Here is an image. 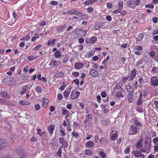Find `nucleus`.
Returning a JSON list of instances; mask_svg holds the SVG:
<instances>
[{"mask_svg":"<svg viewBox=\"0 0 158 158\" xmlns=\"http://www.w3.org/2000/svg\"><path fill=\"white\" fill-rule=\"evenodd\" d=\"M75 32L77 34L81 36H83L86 34V32L82 29L76 28L75 30Z\"/></svg>","mask_w":158,"mask_h":158,"instance_id":"7ed1b4c3","label":"nucleus"},{"mask_svg":"<svg viewBox=\"0 0 158 158\" xmlns=\"http://www.w3.org/2000/svg\"><path fill=\"white\" fill-rule=\"evenodd\" d=\"M80 94L79 92H76L75 90H73L70 94L71 98L72 99H75L79 97Z\"/></svg>","mask_w":158,"mask_h":158,"instance_id":"423d86ee","label":"nucleus"},{"mask_svg":"<svg viewBox=\"0 0 158 158\" xmlns=\"http://www.w3.org/2000/svg\"><path fill=\"white\" fill-rule=\"evenodd\" d=\"M61 54L59 51H57L55 53V55L57 58L60 57Z\"/></svg>","mask_w":158,"mask_h":158,"instance_id":"c03bdc74","label":"nucleus"},{"mask_svg":"<svg viewBox=\"0 0 158 158\" xmlns=\"http://www.w3.org/2000/svg\"><path fill=\"white\" fill-rule=\"evenodd\" d=\"M94 139L95 142L98 143L99 140V136L98 135H95L94 137Z\"/></svg>","mask_w":158,"mask_h":158,"instance_id":"bf43d9fd","label":"nucleus"},{"mask_svg":"<svg viewBox=\"0 0 158 158\" xmlns=\"http://www.w3.org/2000/svg\"><path fill=\"white\" fill-rule=\"evenodd\" d=\"M108 8L111 9L112 7V5L111 3H107L106 4Z\"/></svg>","mask_w":158,"mask_h":158,"instance_id":"0e129e2a","label":"nucleus"},{"mask_svg":"<svg viewBox=\"0 0 158 158\" xmlns=\"http://www.w3.org/2000/svg\"><path fill=\"white\" fill-rule=\"evenodd\" d=\"M91 44H94L97 40V38L95 36L91 37L90 38Z\"/></svg>","mask_w":158,"mask_h":158,"instance_id":"c756f323","label":"nucleus"},{"mask_svg":"<svg viewBox=\"0 0 158 158\" xmlns=\"http://www.w3.org/2000/svg\"><path fill=\"white\" fill-rule=\"evenodd\" d=\"M39 37L38 34H35L34 36H33L31 40V41L34 42Z\"/></svg>","mask_w":158,"mask_h":158,"instance_id":"58836bf2","label":"nucleus"},{"mask_svg":"<svg viewBox=\"0 0 158 158\" xmlns=\"http://www.w3.org/2000/svg\"><path fill=\"white\" fill-rule=\"evenodd\" d=\"M27 89L28 86L27 85H25L23 87V92L25 93L27 91Z\"/></svg>","mask_w":158,"mask_h":158,"instance_id":"69168bd1","label":"nucleus"},{"mask_svg":"<svg viewBox=\"0 0 158 158\" xmlns=\"http://www.w3.org/2000/svg\"><path fill=\"white\" fill-rule=\"evenodd\" d=\"M19 103L22 105H28L30 104V103L25 101L21 100L19 102Z\"/></svg>","mask_w":158,"mask_h":158,"instance_id":"bb28decb","label":"nucleus"},{"mask_svg":"<svg viewBox=\"0 0 158 158\" xmlns=\"http://www.w3.org/2000/svg\"><path fill=\"white\" fill-rule=\"evenodd\" d=\"M55 126L53 125H51L49 126L48 127V130L50 134L52 135L53 133V131L55 129Z\"/></svg>","mask_w":158,"mask_h":158,"instance_id":"4468645a","label":"nucleus"},{"mask_svg":"<svg viewBox=\"0 0 158 158\" xmlns=\"http://www.w3.org/2000/svg\"><path fill=\"white\" fill-rule=\"evenodd\" d=\"M125 87L128 94L134 93V91L132 86L130 85H127L125 86Z\"/></svg>","mask_w":158,"mask_h":158,"instance_id":"1a4fd4ad","label":"nucleus"},{"mask_svg":"<svg viewBox=\"0 0 158 158\" xmlns=\"http://www.w3.org/2000/svg\"><path fill=\"white\" fill-rule=\"evenodd\" d=\"M144 35L143 34L141 33H140L138 36V37L136 38V41H141L144 37Z\"/></svg>","mask_w":158,"mask_h":158,"instance_id":"b1692460","label":"nucleus"},{"mask_svg":"<svg viewBox=\"0 0 158 158\" xmlns=\"http://www.w3.org/2000/svg\"><path fill=\"white\" fill-rule=\"evenodd\" d=\"M143 139L142 140H139L138 142H137L136 143V147L137 148H141L143 146V144L142 143V141Z\"/></svg>","mask_w":158,"mask_h":158,"instance_id":"393cba45","label":"nucleus"},{"mask_svg":"<svg viewBox=\"0 0 158 158\" xmlns=\"http://www.w3.org/2000/svg\"><path fill=\"white\" fill-rule=\"evenodd\" d=\"M97 0H89L84 2V4L85 5H89L93 4Z\"/></svg>","mask_w":158,"mask_h":158,"instance_id":"cd10ccee","label":"nucleus"},{"mask_svg":"<svg viewBox=\"0 0 158 158\" xmlns=\"http://www.w3.org/2000/svg\"><path fill=\"white\" fill-rule=\"evenodd\" d=\"M81 15H81H79V16H78L79 17L80 19L82 20L85 18V17L86 16V15H85V14H84L82 15Z\"/></svg>","mask_w":158,"mask_h":158,"instance_id":"de8ad7c7","label":"nucleus"},{"mask_svg":"<svg viewBox=\"0 0 158 158\" xmlns=\"http://www.w3.org/2000/svg\"><path fill=\"white\" fill-rule=\"evenodd\" d=\"M141 152L139 151H136L134 152V156L135 157H139L141 156Z\"/></svg>","mask_w":158,"mask_h":158,"instance_id":"a878e982","label":"nucleus"},{"mask_svg":"<svg viewBox=\"0 0 158 158\" xmlns=\"http://www.w3.org/2000/svg\"><path fill=\"white\" fill-rule=\"evenodd\" d=\"M99 154L102 158H105L106 157V154L103 151H100Z\"/></svg>","mask_w":158,"mask_h":158,"instance_id":"79ce46f5","label":"nucleus"},{"mask_svg":"<svg viewBox=\"0 0 158 158\" xmlns=\"http://www.w3.org/2000/svg\"><path fill=\"white\" fill-rule=\"evenodd\" d=\"M85 153L88 156H90L92 154V151L91 150L87 149L85 151Z\"/></svg>","mask_w":158,"mask_h":158,"instance_id":"c9c22d12","label":"nucleus"},{"mask_svg":"<svg viewBox=\"0 0 158 158\" xmlns=\"http://www.w3.org/2000/svg\"><path fill=\"white\" fill-rule=\"evenodd\" d=\"M51 4L52 5H56L58 4V2L55 1H52L50 2Z\"/></svg>","mask_w":158,"mask_h":158,"instance_id":"4d7b16f0","label":"nucleus"},{"mask_svg":"<svg viewBox=\"0 0 158 158\" xmlns=\"http://www.w3.org/2000/svg\"><path fill=\"white\" fill-rule=\"evenodd\" d=\"M136 72L135 70H132L131 71V78H134L136 76Z\"/></svg>","mask_w":158,"mask_h":158,"instance_id":"e433bc0d","label":"nucleus"},{"mask_svg":"<svg viewBox=\"0 0 158 158\" xmlns=\"http://www.w3.org/2000/svg\"><path fill=\"white\" fill-rule=\"evenodd\" d=\"M150 84L153 86L156 87L158 86V79L156 76L151 77L150 80Z\"/></svg>","mask_w":158,"mask_h":158,"instance_id":"f03ea898","label":"nucleus"},{"mask_svg":"<svg viewBox=\"0 0 158 158\" xmlns=\"http://www.w3.org/2000/svg\"><path fill=\"white\" fill-rule=\"evenodd\" d=\"M130 151V148L129 147L126 148L124 151V152L125 153L127 154L129 153Z\"/></svg>","mask_w":158,"mask_h":158,"instance_id":"e2e57ef3","label":"nucleus"},{"mask_svg":"<svg viewBox=\"0 0 158 158\" xmlns=\"http://www.w3.org/2000/svg\"><path fill=\"white\" fill-rule=\"evenodd\" d=\"M102 26L103 23L102 22H99L94 25V27L96 30H98L101 28Z\"/></svg>","mask_w":158,"mask_h":158,"instance_id":"a211bd4d","label":"nucleus"},{"mask_svg":"<svg viewBox=\"0 0 158 158\" xmlns=\"http://www.w3.org/2000/svg\"><path fill=\"white\" fill-rule=\"evenodd\" d=\"M37 58L36 55H34V56H30L28 57V59L30 60H32Z\"/></svg>","mask_w":158,"mask_h":158,"instance_id":"473e14b6","label":"nucleus"},{"mask_svg":"<svg viewBox=\"0 0 158 158\" xmlns=\"http://www.w3.org/2000/svg\"><path fill=\"white\" fill-rule=\"evenodd\" d=\"M143 98V94H139V98L137 100V104L138 105H139L141 104L143 102L142 100Z\"/></svg>","mask_w":158,"mask_h":158,"instance_id":"2eb2a0df","label":"nucleus"},{"mask_svg":"<svg viewBox=\"0 0 158 158\" xmlns=\"http://www.w3.org/2000/svg\"><path fill=\"white\" fill-rule=\"evenodd\" d=\"M134 123L135 125L137 126H142V124H141V123L140 122L138 121L137 120L135 121Z\"/></svg>","mask_w":158,"mask_h":158,"instance_id":"49530a36","label":"nucleus"},{"mask_svg":"<svg viewBox=\"0 0 158 158\" xmlns=\"http://www.w3.org/2000/svg\"><path fill=\"white\" fill-rule=\"evenodd\" d=\"M90 74L93 77H97L98 75V72L94 69H92L90 71Z\"/></svg>","mask_w":158,"mask_h":158,"instance_id":"9d476101","label":"nucleus"},{"mask_svg":"<svg viewBox=\"0 0 158 158\" xmlns=\"http://www.w3.org/2000/svg\"><path fill=\"white\" fill-rule=\"evenodd\" d=\"M106 20L109 21H111L112 20V18L110 15H108L106 17Z\"/></svg>","mask_w":158,"mask_h":158,"instance_id":"774afa93","label":"nucleus"},{"mask_svg":"<svg viewBox=\"0 0 158 158\" xmlns=\"http://www.w3.org/2000/svg\"><path fill=\"white\" fill-rule=\"evenodd\" d=\"M153 104L155 105L156 108L158 109V101L155 100L154 101Z\"/></svg>","mask_w":158,"mask_h":158,"instance_id":"13d9d810","label":"nucleus"},{"mask_svg":"<svg viewBox=\"0 0 158 158\" xmlns=\"http://www.w3.org/2000/svg\"><path fill=\"white\" fill-rule=\"evenodd\" d=\"M72 75L74 76L75 77H77L79 75V73L77 72H73L72 73Z\"/></svg>","mask_w":158,"mask_h":158,"instance_id":"338daca9","label":"nucleus"},{"mask_svg":"<svg viewBox=\"0 0 158 158\" xmlns=\"http://www.w3.org/2000/svg\"><path fill=\"white\" fill-rule=\"evenodd\" d=\"M83 66V64L81 63H76L74 65L75 68L77 69H80Z\"/></svg>","mask_w":158,"mask_h":158,"instance_id":"412c9836","label":"nucleus"},{"mask_svg":"<svg viewBox=\"0 0 158 158\" xmlns=\"http://www.w3.org/2000/svg\"><path fill=\"white\" fill-rule=\"evenodd\" d=\"M129 78V76L128 75L127 77L123 78L120 81V82L122 84L124 83Z\"/></svg>","mask_w":158,"mask_h":158,"instance_id":"2f4dec72","label":"nucleus"},{"mask_svg":"<svg viewBox=\"0 0 158 158\" xmlns=\"http://www.w3.org/2000/svg\"><path fill=\"white\" fill-rule=\"evenodd\" d=\"M135 49L139 51H141L142 49V46H135Z\"/></svg>","mask_w":158,"mask_h":158,"instance_id":"6e6d98bb","label":"nucleus"},{"mask_svg":"<svg viewBox=\"0 0 158 158\" xmlns=\"http://www.w3.org/2000/svg\"><path fill=\"white\" fill-rule=\"evenodd\" d=\"M19 157L20 158H27V156L26 153L23 152L21 151L20 152V153L19 154Z\"/></svg>","mask_w":158,"mask_h":158,"instance_id":"f3484780","label":"nucleus"},{"mask_svg":"<svg viewBox=\"0 0 158 158\" xmlns=\"http://www.w3.org/2000/svg\"><path fill=\"white\" fill-rule=\"evenodd\" d=\"M67 27V24H64L61 26H58L56 28V30L59 31H62L64 29Z\"/></svg>","mask_w":158,"mask_h":158,"instance_id":"dca6fc26","label":"nucleus"},{"mask_svg":"<svg viewBox=\"0 0 158 158\" xmlns=\"http://www.w3.org/2000/svg\"><path fill=\"white\" fill-rule=\"evenodd\" d=\"M138 81L140 84H143L144 82V80L142 77H140Z\"/></svg>","mask_w":158,"mask_h":158,"instance_id":"3c124183","label":"nucleus"},{"mask_svg":"<svg viewBox=\"0 0 158 158\" xmlns=\"http://www.w3.org/2000/svg\"><path fill=\"white\" fill-rule=\"evenodd\" d=\"M8 145L7 141L4 139H1L0 138V149L5 148Z\"/></svg>","mask_w":158,"mask_h":158,"instance_id":"20e7f679","label":"nucleus"},{"mask_svg":"<svg viewBox=\"0 0 158 158\" xmlns=\"http://www.w3.org/2000/svg\"><path fill=\"white\" fill-rule=\"evenodd\" d=\"M86 145L87 147H93L94 145V143L92 141H89L86 143Z\"/></svg>","mask_w":158,"mask_h":158,"instance_id":"c85d7f7f","label":"nucleus"},{"mask_svg":"<svg viewBox=\"0 0 158 158\" xmlns=\"http://www.w3.org/2000/svg\"><path fill=\"white\" fill-rule=\"evenodd\" d=\"M1 95L3 97L6 98H10V95L7 94V92L6 91L2 92L1 93Z\"/></svg>","mask_w":158,"mask_h":158,"instance_id":"6ab92c4d","label":"nucleus"},{"mask_svg":"<svg viewBox=\"0 0 158 158\" xmlns=\"http://www.w3.org/2000/svg\"><path fill=\"white\" fill-rule=\"evenodd\" d=\"M153 142L155 145H158V138H155L153 140Z\"/></svg>","mask_w":158,"mask_h":158,"instance_id":"a18cd8bd","label":"nucleus"},{"mask_svg":"<svg viewBox=\"0 0 158 158\" xmlns=\"http://www.w3.org/2000/svg\"><path fill=\"white\" fill-rule=\"evenodd\" d=\"M71 19L73 20L74 19L75 20H77L78 19L79 20H80L79 17L78 16H73L72 18Z\"/></svg>","mask_w":158,"mask_h":158,"instance_id":"680f3d73","label":"nucleus"},{"mask_svg":"<svg viewBox=\"0 0 158 158\" xmlns=\"http://www.w3.org/2000/svg\"><path fill=\"white\" fill-rule=\"evenodd\" d=\"M140 3V0H137L134 3V5L135 7V6L138 5Z\"/></svg>","mask_w":158,"mask_h":158,"instance_id":"603ef678","label":"nucleus"},{"mask_svg":"<svg viewBox=\"0 0 158 158\" xmlns=\"http://www.w3.org/2000/svg\"><path fill=\"white\" fill-rule=\"evenodd\" d=\"M32 33H29L28 34L26 35L24 38H22L20 39V40L28 41L30 38L32 36Z\"/></svg>","mask_w":158,"mask_h":158,"instance_id":"ddd939ff","label":"nucleus"},{"mask_svg":"<svg viewBox=\"0 0 158 158\" xmlns=\"http://www.w3.org/2000/svg\"><path fill=\"white\" fill-rule=\"evenodd\" d=\"M3 82L8 85H13V80L9 77L4 78Z\"/></svg>","mask_w":158,"mask_h":158,"instance_id":"39448f33","label":"nucleus"},{"mask_svg":"<svg viewBox=\"0 0 158 158\" xmlns=\"http://www.w3.org/2000/svg\"><path fill=\"white\" fill-rule=\"evenodd\" d=\"M123 2L119 1L118 3V9H120L121 10L123 7Z\"/></svg>","mask_w":158,"mask_h":158,"instance_id":"37998d69","label":"nucleus"},{"mask_svg":"<svg viewBox=\"0 0 158 158\" xmlns=\"http://www.w3.org/2000/svg\"><path fill=\"white\" fill-rule=\"evenodd\" d=\"M63 73L62 72H60L57 73L55 76L56 77H60L63 76Z\"/></svg>","mask_w":158,"mask_h":158,"instance_id":"052dcab7","label":"nucleus"},{"mask_svg":"<svg viewBox=\"0 0 158 158\" xmlns=\"http://www.w3.org/2000/svg\"><path fill=\"white\" fill-rule=\"evenodd\" d=\"M117 137V134H113L110 138V140L112 141L115 139Z\"/></svg>","mask_w":158,"mask_h":158,"instance_id":"72a5a7b5","label":"nucleus"},{"mask_svg":"<svg viewBox=\"0 0 158 158\" xmlns=\"http://www.w3.org/2000/svg\"><path fill=\"white\" fill-rule=\"evenodd\" d=\"M138 128L134 125H132L129 130L128 134L129 135H135L138 133Z\"/></svg>","mask_w":158,"mask_h":158,"instance_id":"f257e3e1","label":"nucleus"},{"mask_svg":"<svg viewBox=\"0 0 158 158\" xmlns=\"http://www.w3.org/2000/svg\"><path fill=\"white\" fill-rule=\"evenodd\" d=\"M145 7L147 8H149L151 9H153L154 8V6L152 4H147L145 5Z\"/></svg>","mask_w":158,"mask_h":158,"instance_id":"864d4df0","label":"nucleus"},{"mask_svg":"<svg viewBox=\"0 0 158 158\" xmlns=\"http://www.w3.org/2000/svg\"><path fill=\"white\" fill-rule=\"evenodd\" d=\"M42 47V45L40 44H38L37 46H36L34 49L33 50L34 51L37 50L39 49L40 48Z\"/></svg>","mask_w":158,"mask_h":158,"instance_id":"8fccbe9b","label":"nucleus"},{"mask_svg":"<svg viewBox=\"0 0 158 158\" xmlns=\"http://www.w3.org/2000/svg\"><path fill=\"white\" fill-rule=\"evenodd\" d=\"M68 14L75 15L77 16H79V15H81V13L76 10L73 9L69 10H67L66 13Z\"/></svg>","mask_w":158,"mask_h":158,"instance_id":"0eeeda50","label":"nucleus"},{"mask_svg":"<svg viewBox=\"0 0 158 158\" xmlns=\"http://www.w3.org/2000/svg\"><path fill=\"white\" fill-rule=\"evenodd\" d=\"M107 61H108V60H107L106 59H104V60H103V61H102V64H103L105 65V68H106L107 66L106 64H107Z\"/></svg>","mask_w":158,"mask_h":158,"instance_id":"5fc2aeb1","label":"nucleus"},{"mask_svg":"<svg viewBox=\"0 0 158 158\" xmlns=\"http://www.w3.org/2000/svg\"><path fill=\"white\" fill-rule=\"evenodd\" d=\"M57 98L59 100H61L63 98V96L61 94L59 93L58 94L57 96Z\"/></svg>","mask_w":158,"mask_h":158,"instance_id":"09e8293b","label":"nucleus"},{"mask_svg":"<svg viewBox=\"0 0 158 158\" xmlns=\"http://www.w3.org/2000/svg\"><path fill=\"white\" fill-rule=\"evenodd\" d=\"M35 90L38 93H40L41 92L42 89L40 86L36 87L35 88Z\"/></svg>","mask_w":158,"mask_h":158,"instance_id":"a19ab883","label":"nucleus"},{"mask_svg":"<svg viewBox=\"0 0 158 158\" xmlns=\"http://www.w3.org/2000/svg\"><path fill=\"white\" fill-rule=\"evenodd\" d=\"M158 72V69L156 67H153L151 71V73H157Z\"/></svg>","mask_w":158,"mask_h":158,"instance_id":"ea45409f","label":"nucleus"},{"mask_svg":"<svg viewBox=\"0 0 158 158\" xmlns=\"http://www.w3.org/2000/svg\"><path fill=\"white\" fill-rule=\"evenodd\" d=\"M100 141L102 144H106V139L103 137H102L100 138Z\"/></svg>","mask_w":158,"mask_h":158,"instance_id":"f704fd0d","label":"nucleus"},{"mask_svg":"<svg viewBox=\"0 0 158 158\" xmlns=\"http://www.w3.org/2000/svg\"><path fill=\"white\" fill-rule=\"evenodd\" d=\"M49 100L47 98H44L42 100L43 102V107H45L48 103Z\"/></svg>","mask_w":158,"mask_h":158,"instance_id":"5701e85b","label":"nucleus"},{"mask_svg":"<svg viewBox=\"0 0 158 158\" xmlns=\"http://www.w3.org/2000/svg\"><path fill=\"white\" fill-rule=\"evenodd\" d=\"M151 142H149L148 141L145 142L144 144V147L147 151V153H149V151L150 149Z\"/></svg>","mask_w":158,"mask_h":158,"instance_id":"f8f14e48","label":"nucleus"},{"mask_svg":"<svg viewBox=\"0 0 158 158\" xmlns=\"http://www.w3.org/2000/svg\"><path fill=\"white\" fill-rule=\"evenodd\" d=\"M62 114L64 115L66 114L67 117L69 116L70 113L69 112L64 108L62 109Z\"/></svg>","mask_w":158,"mask_h":158,"instance_id":"aec40b11","label":"nucleus"},{"mask_svg":"<svg viewBox=\"0 0 158 158\" xmlns=\"http://www.w3.org/2000/svg\"><path fill=\"white\" fill-rule=\"evenodd\" d=\"M59 140L60 143L62 145L63 147L66 148L67 147L68 143L67 142L65 141L64 138L61 137L59 138Z\"/></svg>","mask_w":158,"mask_h":158,"instance_id":"6e6552de","label":"nucleus"},{"mask_svg":"<svg viewBox=\"0 0 158 158\" xmlns=\"http://www.w3.org/2000/svg\"><path fill=\"white\" fill-rule=\"evenodd\" d=\"M70 93V91L66 89L65 90L64 92L63 95L65 98H67Z\"/></svg>","mask_w":158,"mask_h":158,"instance_id":"7c9ffc66","label":"nucleus"},{"mask_svg":"<svg viewBox=\"0 0 158 158\" xmlns=\"http://www.w3.org/2000/svg\"><path fill=\"white\" fill-rule=\"evenodd\" d=\"M63 148V146H61L58 149V150L56 153V155L57 157H60L61 156L62 153V149Z\"/></svg>","mask_w":158,"mask_h":158,"instance_id":"4be33fe9","label":"nucleus"},{"mask_svg":"<svg viewBox=\"0 0 158 158\" xmlns=\"http://www.w3.org/2000/svg\"><path fill=\"white\" fill-rule=\"evenodd\" d=\"M122 91L118 92L117 93L116 96L118 98L123 97V96L122 94Z\"/></svg>","mask_w":158,"mask_h":158,"instance_id":"4c0bfd02","label":"nucleus"},{"mask_svg":"<svg viewBox=\"0 0 158 158\" xmlns=\"http://www.w3.org/2000/svg\"><path fill=\"white\" fill-rule=\"evenodd\" d=\"M127 99L129 103H131L133 100L134 96L133 94H128L127 96Z\"/></svg>","mask_w":158,"mask_h":158,"instance_id":"9b49d317","label":"nucleus"}]
</instances>
